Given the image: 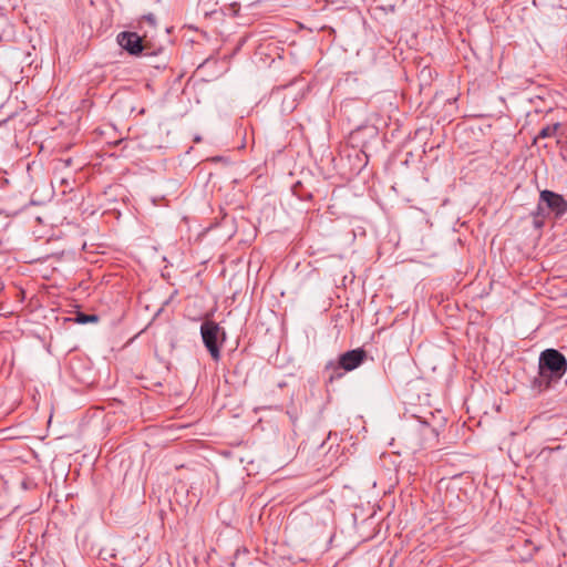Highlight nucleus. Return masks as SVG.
<instances>
[{
	"label": "nucleus",
	"instance_id": "1",
	"mask_svg": "<svg viewBox=\"0 0 567 567\" xmlns=\"http://www.w3.org/2000/svg\"><path fill=\"white\" fill-rule=\"evenodd\" d=\"M567 213V200L555 192L544 189L539 194L536 209L532 213L534 225L542 227L549 215L560 218Z\"/></svg>",
	"mask_w": 567,
	"mask_h": 567
},
{
	"label": "nucleus",
	"instance_id": "2",
	"mask_svg": "<svg viewBox=\"0 0 567 567\" xmlns=\"http://www.w3.org/2000/svg\"><path fill=\"white\" fill-rule=\"evenodd\" d=\"M539 370L542 375L547 372L555 379H560L567 371L566 358L555 349H546L539 357Z\"/></svg>",
	"mask_w": 567,
	"mask_h": 567
},
{
	"label": "nucleus",
	"instance_id": "3",
	"mask_svg": "<svg viewBox=\"0 0 567 567\" xmlns=\"http://www.w3.org/2000/svg\"><path fill=\"white\" fill-rule=\"evenodd\" d=\"M200 334L209 354L215 361H218L220 359L218 338L220 334L224 337L225 332L215 321L206 320L200 326Z\"/></svg>",
	"mask_w": 567,
	"mask_h": 567
},
{
	"label": "nucleus",
	"instance_id": "4",
	"mask_svg": "<svg viewBox=\"0 0 567 567\" xmlns=\"http://www.w3.org/2000/svg\"><path fill=\"white\" fill-rule=\"evenodd\" d=\"M117 42L122 49L132 55L143 51L142 38L136 32L124 31L117 34Z\"/></svg>",
	"mask_w": 567,
	"mask_h": 567
},
{
	"label": "nucleus",
	"instance_id": "5",
	"mask_svg": "<svg viewBox=\"0 0 567 567\" xmlns=\"http://www.w3.org/2000/svg\"><path fill=\"white\" fill-rule=\"evenodd\" d=\"M365 358L367 352L363 349L358 348L342 353L339 357L338 362L340 363L344 371L349 372L360 367L365 360Z\"/></svg>",
	"mask_w": 567,
	"mask_h": 567
},
{
	"label": "nucleus",
	"instance_id": "6",
	"mask_svg": "<svg viewBox=\"0 0 567 567\" xmlns=\"http://www.w3.org/2000/svg\"><path fill=\"white\" fill-rule=\"evenodd\" d=\"M344 372L346 371L338 361H329L324 367V374L327 375V382L329 383L341 379L344 375Z\"/></svg>",
	"mask_w": 567,
	"mask_h": 567
},
{
	"label": "nucleus",
	"instance_id": "7",
	"mask_svg": "<svg viewBox=\"0 0 567 567\" xmlns=\"http://www.w3.org/2000/svg\"><path fill=\"white\" fill-rule=\"evenodd\" d=\"M559 127H560V123H554L551 125H547L540 130V132L538 133V137L547 138V137L554 136L557 133V131L559 130Z\"/></svg>",
	"mask_w": 567,
	"mask_h": 567
},
{
	"label": "nucleus",
	"instance_id": "8",
	"mask_svg": "<svg viewBox=\"0 0 567 567\" xmlns=\"http://www.w3.org/2000/svg\"><path fill=\"white\" fill-rule=\"evenodd\" d=\"M74 320L76 323H80V324L95 323L99 321V317L96 315H86V313L79 312Z\"/></svg>",
	"mask_w": 567,
	"mask_h": 567
},
{
	"label": "nucleus",
	"instance_id": "9",
	"mask_svg": "<svg viewBox=\"0 0 567 567\" xmlns=\"http://www.w3.org/2000/svg\"><path fill=\"white\" fill-rule=\"evenodd\" d=\"M296 100L293 97L289 99L287 95L282 100L281 109L284 112L290 113L296 109Z\"/></svg>",
	"mask_w": 567,
	"mask_h": 567
},
{
	"label": "nucleus",
	"instance_id": "10",
	"mask_svg": "<svg viewBox=\"0 0 567 567\" xmlns=\"http://www.w3.org/2000/svg\"><path fill=\"white\" fill-rule=\"evenodd\" d=\"M140 23H147L150 24L152 28H155L156 27V19L153 14H146L144 17H142Z\"/></svg>",
	"mask_w": 567,
	"mask_h": 567
},
{
	"label": "nucleus",
	"instance_id": "11",
	"mask_svg": "<svg viewBox=\"0 0 567 567\" xmlns=\"http://www.w3.org/2000/svg\"><path fill=\"white\" fill-rule=\"evenodd\" d=\"M71 162H72V159H71V158H66V159H59V161H56V163H55V167H54V168H55V171H60V169H62V168H64V167H69V166H70V164H71Z\"/></svg>",
	"mask_w": 567,
	"mask_h": 567
},
{
	"label": "nucleus",
	"instance_id": "12",
	"mask_svg": "<svg viewBox=\"0 0 567 567\" xmlns=\"http://www.w3.org/2000/svg\"><path fill=\"white\" fill-rule=\"evenodd\" d=\"M60 183L65 186H70V181L68 177H61Z\"/></svg>",
	"mask_w": 567,
	"mask_h": 567
},
{
	"label": "nucleus",
	"instance_id": "13",
	"mask_svg": "<svg viewBox=\"0 0 567 567\" xmlns=\"http://www.w3.org/2000/svg\"><path fill=\"white\" fill-rule=\"evenodd\" d=\"M419 425H420L421 427H423L424 430H430V426H429V424H427L426 422H421V421H419Z\"/></svg>",
	"mask_w": 567,
	"mask_h": 567
}]
</instances>
